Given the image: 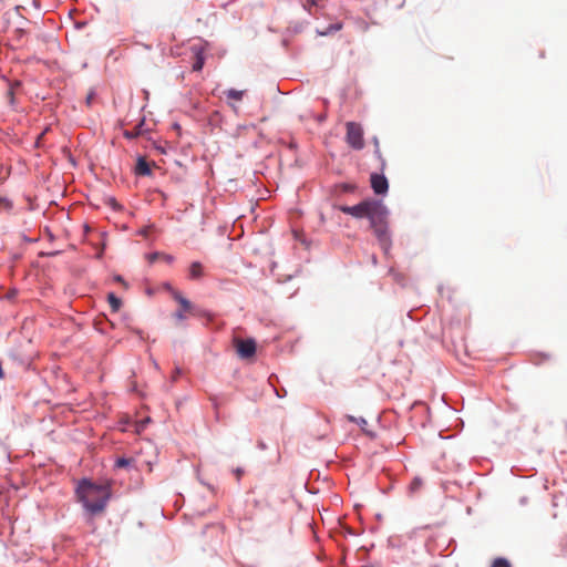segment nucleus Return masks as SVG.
Wrapping results in <instances>:
<instances>
[{
  "label": "nucleus",
  "instance_id": "obj_1",
  "mask_svg": "<svg viewBox=\"0 0 567 567\" xmlns=\"http://www.w3.org/2000/svg\"><path fill=\"white\" fill-rule=\"evenodd\" d=\"M340 210L355 218H368L382 247L386 250L390 239L386 230L388 209L375 199H368L354 206H341Z\"/></svg>",
  "mask_w": 567,
  "mask_h": 567
},
{
  "label": "nucleus",
  "instance_id": "obj_2",
  "mask_svg": "<svg viewBox=\"0 0 567 567\" xmlns=\"http://www.w3.org/2000/svg\"><path fill=\"white\" fill-rule=\"evenodd\" d=\"M76 495L91 515H97L105 511L111 498V488L107 485H97L84 480L79 484Z\"/></svg>",
  "mask_w": 567,
  "mask_h": 567
},
{
  "label": "nucleus",
  "instance_id": "obj_3",
  "mask_svg": "<svg viewBox=\"0 0 567 567\" xmlns=\"http://www.w3.org/2000/svg\"><path fill=\"white\" fill-rule=\"evenodd\" d=\"M346 142L353 150H362L364 147L363 128L357 122L346 123Z\"/></svg>",
  "mask_w": 567,
  "mask_h": 567
},
{
  "label": "nucleus",
  "instance_id": "obj_4",
  "mask_svg": "<svg viewBox=\"0 0 567 567\" xmlns=\"http://www.w3.org/2000/svg\"><path fill=\"white\" fill-rule=\"evenodd\" d=\"M233 342L236 353L240 359H251L255 355L257 346L252 338L241 339L235 337Z\"/></svg>",
  "mask_w": 567,
  "mask_h": 567
},
{
  "label": "nucleus",
  "instance_id": "obj_5",
  "mask_svg": "<svg viewBox=\"0 0 567 567\" xmlns=\"http://www.w3.org/2000/svg\"><path fill=\"white\" fill-rule=\"evenodd\" d=\"M370 181H371V187L375 194L381 195V194H385L388 192L389 184H388V179L385 178L384 175H379L375 173L371 174Z\"/></svg>",
  "mask_w": 567,
  "mask_h": 567
},
{
  "label": "nucleus",
  "instance_id": "obj_6",
  "mask_svg": "<svg viewBox=\"0 0 567 567\" xmlns=\"http://www.w3.org/2000/svg\"><path fill=\"white\" fill-rule=\"evenodd\" d=\"M169 290L173 298L179 303L181 310L188 311L190 315H195V307L188 299H186L179 291L173 288H169Z\"/></svg>",
  "mask_w": 567,
  "mask_h": 567
},
{
  "label": "nucleus",
  "instance_id": "obj_7",
  "mask_svg": "<svg viewBox=\"0 0 567 567\" xmlns=\"http://www.w3.org/2000/svg\"><path fill=\"white\" fill-rule=\"evenodd\" d=\"M135 173L141 176H148L151 175V166L147 163V161L144 157H140L137 159L136 166H135Z\"/></svg>",
  "mask_w": 567,
  "mask_h": 567
},
{
  "label": "nucleus",
  "instance_id": "obj_8",
  "mask_svg": "<svg viewBox=\"0 0 567 567\" xmlns=\"http://www.w3.org/2000/svg\"><path fill=\"white\" fill-rule=\"evenodd\" d=\"M204 276V268L199 261H194L189 266V278L192 280L200 279Z\"/></svg>",
  "mask_w": 567,
  "mask_h": 567
},
{
  "label": "nucleus",
  "instance_id": "obj_9",
  "mask_svg": "<svg viewBox=\"0 0 567 567\" xmlns=\"http://www.w3.org/2000/svg\"><path fill=\"white\" fill-rule=\"evenodd\" d=\"M144 121H141L137 125H135L132 130H125L123 135L128 140L136 138L143 134Z\"/></svg>",
  "mask_w": 567,
  "mask_h": 567
},
{
  "label": "nucleus",
  "instance_id": "obj_10",
  "mask_svg": "<svg viewBox=\"0 0 567 567\" xmlns=\"http://www.w3.org/2000/svg\"><path fill=\"white\" fill-rule=\"evenodd\" d=\"M150 262H154L156 260H163L167 264H172L174 261V257L172 255H166L162 252H153L148 255Z\"/></svg>",
  "mask_w": 567,
  "mask_h": 567
},
{
  "label": "nucleus",
  "instance_id": "obj_11",
  "mask_svg": "<svg viewBox=\"0 0 567 567\" xmlns=\"http://www.w3.org/2000/svg\"><path fill=\"white\" fill-rule=\"evenodd\" d=\"M107 301L110 303L111 309L116 312L120 310L122 306V301L120 298H117L113 292L107 295Z\"/></svg>",
  "mask_w": 567,
  "mask_h": 567
},
{
  "label": "nucleus",
  "instance_id": "obj_12",
  "mask_svg": "<svg viewBox=\"0 0 567 567\" xmlns=\"http://www.w3.org/2000/svg\"><path fill=\"white\" fill-rule=\"evenodd\" d=\"M225 94L228 100L241 101V99L244 96V91L230 89V90L226 91Z\"/></svg>",
  "mask_w": 567,
  "mask_h": 567
},
{
  "label": "nucleus",
  "instance_id": "obj_13",
  "mask_svg": "<svg viewBox=\"0 0 567 567\" xmlns=\"http://www.w3.org/2000/svg\"><path fill=\"white\" fill-rule=\"evenodd\" d=\"M347 419L350 421V422H354L357 423L361 430L365 433H369L368 429H367V425H368V422L363 417H354L352 415H347Z\"/></svg>",
  "mask_w": 567,
  "mask_h": 567
},
{
  "label": "nucleus",
  "instance_id": "obj_14",
  "mask_svg": "<svg viewBox=\"0 0 567 567\" xmlns=\"http://www.w3.org/2000/svg\"><path fill=\"white\" fill-rule=\"evenodd\" d=\"M425 527H422V528H415L409 533H406L405 535H398V536H392L391 537V542L394 543V542H398L399 544L403 543V537H408V538H412V536L420 529H424Z\"/></svg>",
  "mask_w": 567,
  "mask_h": 567
},
{
  "label": "nucleus",
  "instance_id": "obj_15",
  "mask_svg": "<svg viewBox=\"0 0 567 567\" xmlns=\"http://www.w3.org/2000/svg\"><path fill=\"white\" fill-rule=\"evenodd\" d=\"M423 485V481L420 478V477H415L410 486H409V489L411 493H416L417 491H420V488L422 487Z\"/></svg>",
  "mask_w": 567,
  "mask_h": 567
},
{
  "label": "nucleus",
  "instance_id": "obj_16",
  "mask_svg": "<svg viewBox=\"0 0 567 567\" xmlns=\"http://www.w3.org/2000/svg\"><path fill=\"white\" fill-rule=\"evenodd\" d=\"M204 66V58L200 53L196 55V60L193 63V71H200Z\"/></svg>",
  "mask_w": 567,
  "mask_h": 567
},
{
  "label": "nucleus",
  "instance_id": "obj_17",
  "mask_svg": "<svg viewBox=\"0 0 567 567\" xmlns=\"http://www.w3.org/2000/svg\"><path fill=\"white\" fill-rule=\"evenodd\" d=\"M132 461V458L118 457L115 462V466L120 468L127 467L131 465Z\"/></svg>",
  "mask_w": 567,
  "mask_h": 567
},
{
  "label": "nucleus",
  "instance_id": "obj_18",
  "mask_svg": "<svg viewBox=\"0 0 567 567\" xmlns=\"http://www.w3.org/2000/svg\"><path fill=\"white\" fill-rule=\"evenodd\" d=\"M492 567H512L509 561L505 558H496L493 564H492Z\"/></svg>",
  "mask_w": 567,
  "mask_h": 567
},
{
  "label": "nucleus",
  "instance_id": "obj_19",
  "mask_svg": "<svg viewBox=\"0 0 567 567\" xmlns=\"http://www.w3.org/2000/svg\"><path fill=\"white\" fill-rule=\"evenodd\" d=\"M186 313H188V311H183L179 309L174 312L173 317L177 322H182L186 319Z\"/></svg>",
  "mask_w": 567,
  "mask_h": 567
},
{
  "label": "nucleus",
  "instance_id": "obj_20",
  "mask_svg": "<svg viewBox=\"0 0 567 567\" xmlns=\"http://www.w3.org/2000/svg\"><path fill=\"white\" fill-rule=\"evenodd\" d=\"M7 97L10 104L14 103V91L12 85H10L9 90L7 91Z\"/></svg>",
  "mask_w": 567,
  "mask_h": 567
},
{
  "label": "nucleus",
  "instance_id": "obj_21",
  "mask_svg": "<svg viewBox=\"0 0 567 567\" xmlns=\"http://www.w3.org/2000/svg\"><path fill=\"white\" fill-rule=\"evenodd\" d=\"M241 474H243V471L240 468H237L236 470V475H237L238 478L240 477Z\"/></svg>",
  "mask_w": 567,
  "mask_h": 567
},
{
  "label": "nucleus",
  "instance_id": "obj_22",
  "mask_svg": "<svg viewBox=\"0 0 567 567\" xmlns=\"http://www.w3.org/2000/svg\"><path fill=\"white\" fill-rule=\"evenodd\" d=\"M179 373H181L179 370H176V373H175V375H173V379H176V377H178Z\"/></svg>",
  "mask_w": 567,
  "mask_h": 567
},
{
  "label": "nucleus",
  "instance_id": "obj_23",
  "mask_svg": "<svg viewBox=\"0 0 567 567\" xmlns=\"http://www.w3.org/2000/svg\"><path fill=\"white\" fill-rule=\"evenodd\" d=\"M179 373H181L179 370H176V373H175V375H173V379H176V377H178Z\"/></svg>",
  "mask_w": 567,
  "mask_h": 567
},
{
  "label": "nucleus",
  "instance_id": "obj_24",
  "mask_svg": "<svg viewBox=\"0 0 567 567\" xmlns=\"http://www.w3.org/2000/svg\"><path fill=\"white\" fill-rule=\"evenodd\" d=\"M179 373H181L179 370H176V373H175V375H173V379H176V377H178Z\"/></svg>",
  "mask_w": 567,
  "mask_h": 567
},
{
  "label": "nucleus",
  "instance_id": "obj_25",
  "mask_svg": "<svg viewBox=\"0 0 567 567\" xmlns=\"http://www.w3.org/2000/svg\"><path fill=\"white\" fill-rule=\"evenodd\" d=\"M91 99H92V96L90 95V96L87 97V101H86V102H87V104H90V103H91Z\"/></svg>",
  "mask_w": 567,
  "mask_h": 567
}]
</instances>
